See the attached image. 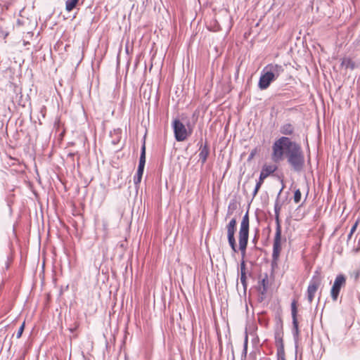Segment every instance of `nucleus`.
<instances>
[{"label": "nucleus", "instance_id": "393cba45", "mask_svg": "<svg viewBox=\"0 0 360 360\" xmlns=\"http://www.w3.org/2000/svg\"><path fill=\"white\" fill-rule=\"evenodd\" d=\"M220 30H221L220 25L217 22H214V27L213 28H212V30L214 31V32H217V31H219Z\"/></svg>", "mask_w": 360, "mask_h": 360}, {"label": "nucleus", "instance_id": "4be33fe9", "mask_svg": "<svg viewBox=\"0 0 360 360\" xmlns=\"http://www.w3.org/2000/svg\"><path fill=\"white\" fill-rule=\"evenodd\" d=\"M301 196H302V194H301L300 190V189L295 190V193H294V197H293L294 202L295 203L300 202L301 200Z\"/></svg>", "mask_w": 360, "mask_h": 360}, {"label": "nucleus", "instance_id": "b1692460", "mask_svg": "<svg viewBox=\"0 0 360 360\" xmlns=\"http://www.w3.org/2000/svg\"><path fill=\"white\" fill-rule=\"evenodd\" d=\"M24 328H25V323H23L20 327L19 328L18 332H17V334H16V338H20L21 336H22V334L23 333V330H24Z\"/></svg>", "mask_w": 360, "mask_h": 360}, {"label": "nucleus", "instance_id": "7ed1b4c3", "mask_svg": "<svg viewBox=\"0 0 360 360\" xmlns=\"http://www.w3.org/2000/svg\"><path fill=\"white\" fill-rule=\"evenodd\" d=\"M276 221V233L274 238V244H273V252H272V260H271V266L274 268L277 266L278 261L280 257V254L282 250L281 248V226L279 220V215L276 214L275 216Z\"/></svg>", "mask_w": 360, "mask_h": 360}, {"label": "nucleus", "instance_id": "9b49d317", "mask_svg": "<svg viewBox=\"0 0 360 360\" xmlns=\"http://www.w3.org/2000/svg\"><path fill=\"white\" fill-rule=\"evenodd\" d=\"M291 315L292 319V333L293 335V338L295 340H297L300 335V330L298 326V321H297V301L293 300L291 302Z\"/></svg>", "mask_w": 360, "mask_h": 360}, {"label": "nucleus", "instance_id": "aec40b11", "mask_svg": "<svg viewBox=\"0 0 360 360\" xmlns=\"http://www.w3.org/2000/svg\"><path fill=\"white\" fill-rule=\"evenodd\" d=\"M358 225H359V220H356L355 221V223L353 224V226H352V228L350 229V231H349V234L347 236V243L352 238V236L354 234V233L356 231Z\"/></svg>", "mask_w": 360, "mask_h": 360}, {"label": "nucleus", "instance_id": "cd10ccee", "mask_svg": "<svg viewBox=\"0 0 360 360\" xmlns=\"http://www.w3.org/2000/svg\"><path fill=\"white\" fill-rule=\"evenodd\" d=\"M60 126V120L59 118H57L54 122V127L58 129Z\"/></svg>", "mask_w": 360, "mask_h": 360}, {"label": "nucleus", "instance_id": "dca6fc26", "mask_svg": "<svg viewBox=\"0 0 360 360\" xmlns=\"http://www.w3.org/2000/svg\"><path fill=\"white\" fill-rule=\"evenodd\" d=\"M341 65L347 69L354 70L355 63L350 58H344L342 60Z\"/></svg>", "mask_w": 360, "mask_h": 360}, {"label": "nucleus", "instance_id": "2f4dec72", "mask_svg": "<svg viewBox=\"0 0 360 360\" xmlns=\"http://www.w3.org/2000/svg\"><path fill=\"white\" fill-rule=\"evenodd\" d=\"M308 193H309V191H307V193H306V196L308 195Z\"/></svg>", "mask_w": 360, "mask_h": 360}, {"label": "nucleus", "instance_id": "f8f14e48", "mask_svg": "<svg viewBox=\"0 0 360 360\" xmlns=\"http://www.w3.org/2000/svg\"><path fill=\"white\" fill-rule=\"evenodd\" d=\"M209 154L210 148L206 142L204 146H201L200 148L199 160L202 165L206 162Z\"/></svg>", "mask_w": 360, "mask_h": 360}, {"label": "nucleus", "instance_id": "6e6552de", "mask_svg": "<svg viewBox=\"0 0 360 360\" xmlns=\"http://www.w3.org/2000/svg\"><path fill=\"white\" fill-rule=\"evenodd\" d=\"M236 224H237L236 219L233 218L232 219L230 220V221L228 223V224L226 226V230H227L228 242H229L230 247L231 248L232 250L234 252H238L236 239L234 237V235H235V233L236 231Z\"/></svg>", "mask_w": 360, "mask_h": 360}, {"label": "nucleus", "instance_id": "6ab92c4d", "mask_svg": "<svg viewBox=\"0 0 360 360\" xmlns=\"http://www.w3.org/2000/svg\"><path fill=\"white\" fill-rule=\"evenodd\" d=\"M267 285H268V276L267 274H265V276L264 278L261 281V285L262 287V289L261 290V294L264 295L267 291Z\"/></svg>", "mask_w": 360, "mask_h": 360}, {"label": "nucleus", "instance_id": "a878e982", "mask_svg": "<svg viewBox=\"0 0 360 360\" xmlns=\"http://www.w3.org/2000/svg\"><path fill=\"white\" fill-rule=\"evenodd\" d=\"M280 210H281L280 206H278V204H276V205H275V207H274L275 215H276V214L279 215Z\"/></svg>", "mask_w": 360, "mask_h": 360}, {"label": "nucleus", "instance_id": "5701e85b", "mask_svg": "<svg viewBox=\"0 0 360 360\" xmlns=\"http://www.w3.org/2000/svg\"><path fill=\"white\" fill-rule=\"evenodd\" d=\"M277 360H285V350L276 352Z\"/></svg>", "mask_w": 360, "mask_h": 360}, {"label": "nucleus", "instance_id": "bb28decb", "mask_svg": "<svg viewBox=\"0 0 360 360\" xmlns=\"http://www.w3.org/2000/svg\"><path fill=\"white\" fill-rule=\"evenodd\" d=\"M247 347H248V336L246 335L245 339V342H244V349H243V352L245 354L247 353Z\"/></svg>", "mask_w": 360, "mask_h": 360}, {"label": "nucleus", "instance_id": "412c9836", "mask_svg": "<svg viewBox=\"0 0 360 360\" xmlns=\"http://www.w3.org/2000/svg\"><path fill=\"white\" fill-rule=\"evenodd\" d=\"M351 277L354 280V281H358L360 278V268L354 269L351 273Z\"/></svg>", "mask_w": 360, "mask_h": 360}, {"label": "nucleus", "instance_id": "ddd939ff", "mask_svg": "<svg viewBox=\"0 0 360 360\" xmlns=\"http://www.w3.org/2000/svg\"><path fill=\"white\" fill-rule=\"evenodd\" d=\"M145 164H146V144H145V141H144L141 146V155H140V158H139L138 169L144 170Z\"/></svg>", "mask_w": 360, "mask_h": 360}, {"label": "nucleus", "instance_id": "20e7f679", "mask_svg": "<svg viewBox=\"0 0 360 360\" xmlns=\"http://www.w3.org/2000/svg\"><path fill=\"white\" fill-rule=\"evenodd\" d=\"M249 214L248 211L245 214L240 223L239 230V249L243 256L245 255L249 238Z\"/></svg>", "mask_w": 360, "mask_h": 360}, {"label": "nucleus", "instance_id": "423d86ee", "mask_svg": "<svg viewBox=\"0 0 360 360\" xmlns=\"http://www.w3.org/2000/svg\"><path fill=\"white\" fill-rule=\"evenodd\" d=\"M172 128L176 141H184L192 133L191 129H187L186 126L178 119L172 122Z\"/></svg>", "mask_w": 360, "mask_h": 360}, {"label": "nucleus", "instance_id": "f257e3e1", "mask_svg": "<svg viewBox=\"0 0 360 360\" xmlns=\"http://www.w3.org/2000/svg\"><path fill=\"white\" fill-rule=\"evenodd\" d=\"M272 159L274 162L283 160L285 155L288 164L294 171L300 172L304 167V155L300 144L288 137L281 136L272 146Z\"/></svg>", "mask_w": 360, "mask_h": 360}, {"label": "nucleus", "instance_id": "9d476101", "mask_svg": "<svg viewBox=\"0 0 360 360\" xmlns=\"http://www.w3.org/2000/svg\"><path fill=\"white\" fill-rule=\"evenodd\" d=\"M276 326L277 329L274 333L275 338V344L277 349V351H283L284 350V344L283 340V331H282V326L283 322L282 319L280 316L276 317Z\"/></svg>", "mask_w": 360, "mask_h": 360}, {"label": "nucleus", "instance_id": "1a4fd4ad", "mask_svg": "<svg viewBox=\"0 0 360 360\" xmlns=\"http://www.w3.org/2000/svg\"><path fill=\"white\" fill-rule=\"evenodd\" d=\"M346 285V277L344 274H338L330 290V296L333 301H337L340 290Z\"/></svg>", "mask_w": 360, "mask_h": 360}, {"label": "nucleus", "instance_id": "c756f323", "mask_svg": "<svg viewBox=\"0 0 360 360\" xmlns=\"http://www.w3.org/2000/svg\"><path fill=\"white\" fill-rule=\"evenodd\" d=\"M255 153H256V149H255L254 150H252L250 154L249 158H252L255 156Z\"/></svg>", "mask_w": 360, "mask_h": 360}, {"label": "nucleus", "instance_id": "7c9ffc66", "mask_svg": "<svg viewBox=\"0 0 360 360\" xmlns=\"http://www.w3.org/2000/svg\"><path fill=\"white\" fill-rule=\"evenodd\" d=\"M69 155H70V156H73V155H74V154H73V153H70V154H69Z\"/></svg>", "mask_w": 360, "mask_h": 360}, {"label": "nucleus", "instance_id": "4468645a", "mask_svg": "<svg viewBox=\"0 0 360 360\" xmlns=\"http://www.w3.org/2000/svg\"><path fill=\"white\" fill-rule=\"evenodd\" d=\"M246 272H245V262L243 259L240 263V283H242L244 289L247 288V281H246Z\"/></svg>", "mask_w": 360, "mask_h": 360}, {"label": "nucleus", "instance_id": "a211bd4d", "mask_svg": "<svg viewBox=\"0 0 360 360\" xmlns=\"http://www.w3.org/2000/svg\"><path fill=\"white\" fill-rule=\"evenodd\" d=\"M143 174V169H137L136 174L134 176V179H133L134 183L136 186H138L141 183Z\"/></svg>", "mask_w": 360, "mask_h": 360}, {"label": "nucleus", "instance_id": "f03ea898", "mask_svg": "<svg viewBox=\"0 0 360 360\" xmlns=\"http://www.w3.org/2000/svg\"><path fill=\"white\" fill-rule=\"evenodd\" d=\"M283 72L284 68L282 65L276 63L268 64L261 72L258 83L259 88L262 90L266 89L271 83L276 80Z\"/></svg>", "mask_w": 360, "mask_h": 360}, {"label": "nucleus", "instance_id": "c85d7f7f", "mask_svg": "<svg viewBox=\"0 0 360 360\" xmlns=\"http://www.w3.org/2000/svg\"><path fill=\"white\" fill-rule=\"evenodd\" d=\"M354 251L356 253H357V252H359L360 251V240L358 242V245H357L356 248H355L354 249Z\"/></svg>", "mask_w": 360, "mask_h": 360}, {"label": "nucleus", "instance_id": "0eeeda50", "mask_svg": "<svg viewBox=\"0 0 360 360\" xmlns=\"http://www.w3.org/2000/svg\"><path fill=\"white\" fill-rule=\"evenodd\" d=\"M276 169H277V167L275 165H265L262 167V171L259 174V181L257 182L255 188L253 191V193H252L253 197H255L257 194L259 188H261V186L263 184L264 180L266 178H267L270 174H273L276 170Z\"/></svg>", "mask_w": 360, "mask_h": 360}, {"label": "nucleus", "instance_id": "39448f33", "mask_svg": "<svg viewBox=\"0 0 360 360\" xmlns=\"http://www.w3.org/2000/svg\"><path fill=\"white\" fill-rule=\"evenodd\" d=\"M322 282L321 271V268H318L312 276L309 281V285L307 287V295L308 302L311 304L315 297V294L320 287Z\"/></svg>", "mask_w": 360, "mask_h": 360}, {"label": "nucleus", "instance_id": "f3484780", "mask_svg": "<svg viewBox=\"0 0 360 360\" xmlns=\"http://www.w3.org/2000/svg\"><path fill=\"white\" fill-rule=\"evenodd\" d=\"M79 0H67L65 1V9L70 12L72 11L78 4Z\"/></svg>", "mask_w": 360, "mask_h": 360}, {"label": "nucleus", "instance_id": "2eb2a0df", "mask_svg": "<svg viewBox=\"0 0 360 360\" xmlns=\"http://www.w3.org/2000/svg\"><path fill=\"white\" fill-rule=\"evenodd\" d=\"M280 131L285 136L292 135L294 132V127L290 123L285 124L281 126Z\"/></svg>", "mask_w": 360, "mask_h": 360}]
</instances>
